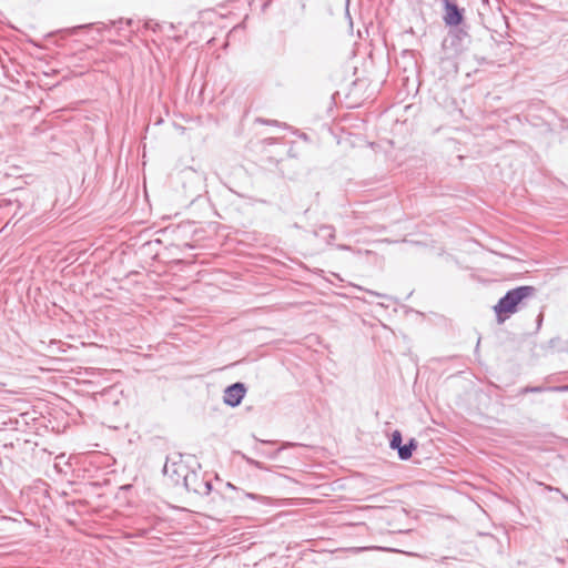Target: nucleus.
Segmentation results:
<instances>
[{"mask_svg": "<svg viewBox=\"0 0 568 568\" xmlns=\"http://www.w3.org/2000/svg\"><path fill=\"white\" fill-rule=\"evenodd\" d=\"M537 290L534 286L524 285L509 290L494 306L495 313L500 316L501 314H513L517 312L518 306L529 297L536 294Z\"/></svg>", "mask_w": 568, "mask_h": 568, "instance_id": "nucleus-1", "label": "nucleus"}, {"mask_svg": "<svg viewBox=\"0 0 568 568\" xmlns=\"http://www.w3.org/2000/svg\"><path fill=\"white\" fill-rule=\"evenodd\" d=\"M443 21L446 27H459L464 21L465 9L459 8L456 0H443Z\"/></svg>", "mask_w": 568, "mask_h": 568, "instance_id": "nucleus-2", "label": "nucleus"}, {"mask_svg": "<svg viewBox=\"0 0 568 568\" xmlns=\"http://www.w3.org/2000/svg\"><path fill=\"white\" fill-rule=\"evenodd\" d=\"M246 394V387L243 383L237 382L227 386L224 390L223 402L231 406L236 407L241 404Z\"/></svg>", "mask_w": 568, "mask_h": 568, "instance_id": "nucleus-3", "label": "nucleus"}, {"mask_svg": "<svg viewBox=\"0 0 568 568\" xmlns=\"http://www.w3.org/2000/svg\"><path fill=\"white\" fill-rule=\"evenodd\" d=\"M455 28L456 29L449 31V37L452 39V45L455 48V52H462L466 49L467 44L470 42L468 27L462 24V26L455 27Z\"/></svg>", "mask_w": 568, "mask_h": 568, "instance_id": "nucleus-4", "label": "nucleus"}, {"mask_svg": "<svg viewBox=\"0 0 568 568\" xmlns=\"http://www.w3.org/2000/svg\"><path fill=\"white\" fill-rule=\"evenodd\" d=\"M546 390L550 392H568V385L562 386H551V387H544V386H526L520 389L519 394L524 395L527 393H542Z\"/></svg>", "mask_w": 568, "mask_h": 568, "instance_id": "nucleus-5", "label": "nucleus"}, {"mask_svg": "<svg viewBox=\"0 0 568 568\" xmlns=\"http://www.w3.org/2000/svg\"><path fill=\"white\" fill-rule=\"evenodd\" d=\"M417 443L414 438H412L407 444L400 445L397 449L398 457L402 460H407L412 457L413 452L416 449Z\"/></svg>", "mask_w": 568, "mask_h": 568, "instance_id": "nucleus-6", "label": "nucleus"}, {"mask_svg": "<svg viewBox=\"0 0 568 568\" xmlns=\"http://www.w3.org/2000/svg\"><path fill=\"white\" fill-rule=\"evenodd\" d=\"M315 234L322 239H325L327 243H332L335 239V229L331 225H322L315 232Z\"/></svg>", "mask_w": 568, "mask_h": 568, "instance_id": "nucleus-7", "label": "nucleus"}, {"mask_svg": "<svg viewBox=\"0 0 568 568\" xmlns=\"http://www.w3.org/2000/svg\"><path fill=\"white\" fill-rule=\"evenodd\" d=\"M98 24L100 26L98 30L102 31V30H109V29H111V26H116V24H125L128 27H131L133 24V20L120 18L118 20H111L109 23L100 22Z\"/></svg>", "mask_w": 568, "mask_h": 568, "instance_id": "nucleus-8", "label": "nucleus"}, {"mask_svg": "<svg viewBox=\"0 0 568 568\" xmlns=\"http://www.w3.org/2000/svg\"><path fill=\"white\" fill-rule=\"evenodd\" d=\"M402 445V434L399 430H395L392 434L389 446L392 449H398Z\"/></svg>", "mask_w": 568, "mask_h": 568, "instance_id": "nucleus-9", "label": "nucleus"}, {"mask_svg": "<svg viewBox=\"0 0 568 568\" xmlns=\"http://www.w3.org/2000/svg\"><path fill=\"white\" fill-rule=\"evenodd\" d=\"M122 26L123 24H116L115 26L116 27V32H118L119 36H125L124 32H123L124 28Z\"/></svg>", "mask_w": 568, "mask_h": 568, "instance_id": "nucleus-10", "label": "nucleus"}, {"mask_svg": "<svg viewBox=\"0 0 568 568\" xmlns=\"http://www.w3.org/2000/svg\"><path fill=\"white\" fill-rule=\"evenodd\" d=\"M203 485H204V488H205L204 493H209L211 490V488H212L211 483L210 481H204Z\"/></svg>", "mask_w": 568, "mask_h": 568, "instance_id": "nucleus-11", "label": "nucleus"}, {"mask_svg": "<svg viewBox=\"0 0 568 568\" xmlns=\"http://www.w3.org/2000/svg\"><path fill=\"white\" fill-rule=\"evenodd\" d=\"M262 123H265V124H278L277 121L275 120H260Z\"/></svg>", "mask_w": 568, "mask_h": 568, "instance_id": "nucleus-12", "label": "nucleus"}, {"mask_svg": "<svg viewBox=\"0 0 568 568\" xmlns=\"http://www.w3.org/2000/svg\"><path fill=\"white\" fill-rule=\"evenodd\" d=\"M246 497L252 498V499H256V498H257V496H256V495L251 494V493H247V494H246Z\"/></svg>", "mask_w": 568, "mask_h": 568, "instance_id": "nucleus-13", "label": "nucleus"}, {"mask_svg": "<svg viewBox=\"0 0 568 568\" xmlns=\"http://www.w3.org/2000/svg\"><path fill=\"white\" fill-rule=\"evenodd\" d=\"M562 498L568 501V496L567 495H562Z\"/></svg>", "mask_w": 568, "mask_h": 568, "instance_id": "nucleus-14", "label": "nucleus"}]
</instances>
